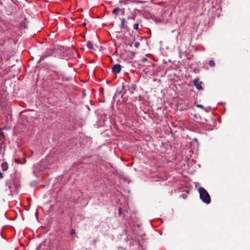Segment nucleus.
Masks as SVG:
<instances>
[{
    "mask_svg": "<svg viewBox=\"0 0 250 250\" xmlns=\"http://www.w3.org/2000/svg\"><path fill=\"white\" fill-rule=\"evenodd\" d=\"M198 191L200 194V198L201 200L206 204H208L210 203V197L208 191L202 187L198 188Z\"/></svg>",
    "mask_w": 250,
    "mask_h": 250,
    "instance_id": "f257e3e1",
    "label": "nucleus"
},
{
    "mask_svg": "<svg viewBox=\"0 0 250 250\" xmlns=\"http://www.w3.org/2000/svg\"><path fill=\"white\" fill-rule=\"evenodd\" d=\"M53 72L54 73L55 76L58 80H62L63 82H65L69 81L72 79V77L66 76L64 73L60 70H53Z\"/></svg>",
    "mask_w": 250,
    "mask_h": 250,
    "instance_id": "f03ea898",
    "label": "nucleus"
},
{
    "mask_svg": "<svg viewBox=\"0 0 250 250\" xmlns=\"http://www.w3.org/2000/svg\"><path fill=\"white\" fill-rule=\"evenodd\" d=\"M193 84L198 90H203V87L202 86L203 83L199 81V79L195 78L193 81Z\"/></svg>",
    "mask_w": 250,
    "mask_h": 250,
    "instance_id": "7ed1b4c3",
    "label": "nucleus"
},
{
    "mask_svg": "<svg viewBox=\"0 0 250 250\" xmlns=\"http://www.w3.org/2000/svg\"><path fill=\"white\" fill-rule=\"evenodd\" d=\"M12 181L11 180H7L5 181V186L7 188V189H6V190H8L7 193L8 195H12Z\"/></svg>",
    "mask_w": 250,
    "mask_h": 250,
    "instance_id": "20e7f679",
    "label": "nucleus"
},
{
    "mask_svg": "<svg viewBox=\"0 0 250 250\" xmlns=\"http://www.w3.org/2000/svg\"><path fill=\"white\" fill-rule=\"evenodd\" d=\"M121 70V66L120 64H114L112 68V71L115 73H119Z\"/></svg>",
    "mask_w": 250,
    "mask_h": 250,
    "instance_id": "39448f33",
    "label": "nucleus"
},
{
    "mask_svg": "<svg viewBox=\"0 0 250 250\" xmlns=\"http://www.w3.org/2000/svg\"><path fill=\"white\" fill-rule=\"evenodd\" d=\"M53 51L52 49H47L41 57V59L43 60L45 58L51 56L53 54Z\"/></svg>",
    "mask_w": 250,
    "mask_h": 250,
    "instance_id": "423d86ee",
    "label": "nucleus"
},
{
    "mask_svg": "<svg viewBox=\"0 0 250 250\" xmlns=\"http://www.w3.org/2000/svg\"><path fill=\"white\" fill-rule=\"evenodd\" d=\"M1 168H2V170L3 171H6L8 169V164L5 162H3L1 164Z\"/></svg>",
    "mask_w": 250,
    "mask_h": 250,
    "instance_id": "0eeeda50",
    "label": "nucleus"
},
{
    "mask_svg": "<svg viewBox=\"0 0 250 250\" xmlns=\"http://www.w3.org/2000/svg\"><path fill=\"white\" fill-rule=\"evenodd\" d=\"M121 23L120 24V27L121 28H123L125 27H127V26L125 25V20L124 18L121 19Z\"/></svg>",
    "mask_w": 250,
    "mask_h": 250,
    "instance_id": "6e6552de",
    "label": "nucleus"
},
{
    "mask_svg": "<svg viewBox=\"0 0 250 250\" xmlns=\"http://www.w3.org/2000/svg\"><path fill=\"white\" fill-rule=\"evenodd\" d=\"M121 23L120 24V27L121 28H123L125 27H127V26L125 25V20L124 18L121 19Z\"/></svg>",
    "mask_w": 250,
    "mask_h": 250,
    "instance_id": "1a4fd4ad",
    "label": "nucleus"
},
{
    "mask_svg": "<svg viewBox=\"0 0 250 250\" xmlns=\"http://www.w3.org/2000/svg\"><path fill=\"white\" fill-rule=\"evenodd\" d=\"M128 90H129L131 93H133L135 89V85L133 84H131V86L128 85Z\"/></svg>",
    "mask_w": 250,
    "mask_h": 250,
    "instance_id": "9d476101",
    "label": "nucleus"
},
{
    "mask_svg": "<svg viewBox=\"0 0 250 250\" xmlns=\"http://www.w3.org/2000/svg\"><path fill=\"white\" fill-rule=\"evenodd\" d=\"M86 46L89 49H93V43L90 41L87 42Z\"/></svg>",
    "mask_w": 250,
    "mask_h": 250,
    "instance_id": "9b49d317",
    "label": "nucleus"
},
{
    "mask_svg": "<svg viewBox=\"0 0 250 250\" xmlns=\"http://www.w3.org/2000/svg\"><path fill=\"white\" fill-rule=\"evenodd\" d=\"M133 28L136 30H140V28H139V24L138 23H134L133 24Z\"/></svg>",
    "mask_w": 250,
    "mask_h": 250,
    "instance_id": "f8f14e48",
    "label": "nucleus"
},
{
    "mask_svg": "<svg viewBox=\"0 0 250 250\" xmlns=\"http://www.w3.org/2000/svg\"><path fill=\"white\" fill-rule=\"evenodd\" d=\"M208 64L211 67H214L215 66V63L214 61H213L212 60H210L208 62Z\"/></svg>",
    "mask_w": 250,
    "mask_h": 250,
    "instance_id": "ddd939ff",
    "label": "nucleus"
},
{
    "mask_svg": "<svg viewBox=\"0 0 250 250\" xmlns=\"http://www.w3.org/2000/svg\"><path fill=\"white\" fill-rule=\"evenodd\" d=\"M76 234L75 230L74 229H72L70 232V234L71 236Z\"/></svg>",
    "mask_w": 250,
    "mask_h": 250,
    "instance_id": "4468645a",
    "label": "nucleus"
},
{
    "mask_svg": "<svg viewBox=\"0 0 250 250\" xmlns=\"http://www.w3.org/2000/svg\"><path fill=\"white\" fill-rule=\"evenodd\" d=\"M119 10H120L119 7H117L115 8L112 10V13H113V14H116L117 11H118Z\"/></svg>",
    "mask_w": 250,
    "mask_h": 250,
    "instance_id": "2eb2a0df",
    "label": "nucleus"
},
{
    "mask_svg": "<svg viewBox=\"0 0 250 250\" xmlns=\"http://www.w3.org/2000/svg\"><path fill=\"white\" fill-rule=\"evenodd\" d=\"M140 45V43L138 42H136L134 43V46L136 47V48H138Z\"/></svg>",
    "mask_w": 250,
    "mask_h": 250,
    "instance_id": "dca6fc26",
    "label": "nucleus"
},
{
    "mask_svg": "<svg viewBox=\"0 0 250 250\" xmlns=\"http://www.w3.org/2000/svg\"><path fill=\"white\" fill-rule=\"evenodd\" d=\"M147 59L146 58H143L142 59V62H147Z\"/></svg>",
    "mask_w": 250,
    "mask_h": 250,
    "instance_id": "f3484780",
    "label": "nucleus"
},
{
    "mask_svg": "<svg viewBox=\"0 0 250 250\" xmlns=\"http://www.w3.org/2000/svg\"><path fill=\"white\" fill-rule=\"evenodd\" d=\"M134 20L135 19V17H133V16H129L127 18V20Z\"/></svg>",
    "mask_w": 250,
    "mask_h": 250,
    "instance_id": "a211bd4d",
    "label": "nucleus"
},
{
    "mask_svg": "<svg viewBox=\"0 0 250 250\" xmlns=\"http://www.w3.org/2000/svg\"><path fill=\"white\" fill-rule=\"evenodd\" d=\"M197 107H200V108H204V107L202 105V104H197L196 105Z\"/></svg>",
    "mask_w": 250,
    "mask_h": 250,
    "instance_id": "6ab92c4d",
    "label": "nucleus"
},
{
    "mask_svg": "<svg viewBox=\"0 0 250 250\" xmlns=\"http://www.w3.org/2000/svg\"><path fill=\"white\" fill-rule=\"evenodd\" d=\"M181 196L184 199L187 198V195L186 194H182Z\"/></svg>",
    "mask_w": 250,
    "mask_h": 250,
    "instance_id": "aec40b11",
    "label": "nucleus"
},
{
    "mask_svg": "<svg viewBox=\"0 0 250 250\" xmlns=\"http://www.w3.org/2000/svg\"><path fill=\"white\" fill-rule=\"evenodd\" d=\"M119 214L121 215L122 214V208H121L119 209Z\"/></svg>",
    "mask_w": 250,
    "mask_h": 250,
    "instance_id": "412c9836",
    "label": "nucleus"
},
{
    "mask_svg": "<svg viewBox=\"0 0 250 250\" xmlns=\"http://www.w3.org/2000/svg\"><path fill=\"white\" fill-rule=\"evenodd\" d=\"M3 176L2 173L1 171H0V178L1 179L3 178Z\"/></svg>",
    "mask_w": 250,
    "mask_h": 250,
    "instance_id": "4be33fe9",
    "label": "nucleus"
},
{
    "mask_svg": "<svg viewBox=\"0 0 250 250\" xmlns=\"http://www.w3.org/2000/svg\"><path fill=\"white\" fill-rule=\"evenodd\" d=\"M15 162H16L17 163H20V160H19L18 159H15Z\"/></svg>",
    "mask_w": 250,
    "mask_h": 250,
    "instance_id": "5701e85b",
    "label": "nucleus"
}]
</instances>
